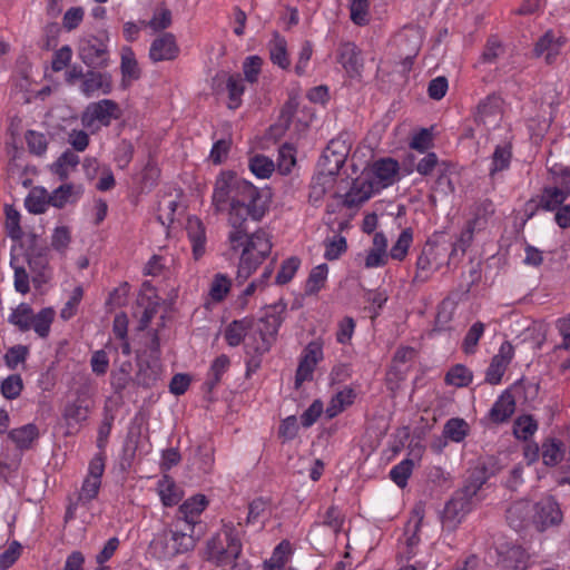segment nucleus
Listing matches in <instances>:
<instances>
[{
	"mask_svg": "<svg viewBox=\"0 0 570 570\" xmlns=\"http://www.w3.org/2000/svg\"><path fill=\"white\" fill-rule=\"evenodd\" d=\"M337 60L351 78L361 77L364 63L355 43H342L337 50Z\"/></svg>",
	"mask_w": 570,
	"mask_h": 570,
	"instance_id": "obj_12",
	"label": "nucleus"
},
{
	"mask_svg": "<svg viewBox=\"0 0 570 570\" xmlns=\"http://www.w3.org/2000/svg\"><path fill=\"white\" fill-rule=\"evenodd\" d=\"M538 429L537 421L531 415L519 416L513 424V434L519 440H528Z\"/></svg>",
	"mask_w": 570,
	"mask_h": 570,
	"instance_id": "obj_44",
	"label": "nucleus"
},
{
	"mask_svg": "<svg viewBox=\"0 0 570 570\" xmlns=\"http://www.w3.org/2000/svg\"><path fill=\"white\" fill-rule=\"evenodd\" d=\"M268 501L263 498L254 499L248 505V514L246 518V524H253L257 522L267 512Z\"/></svg>",
	"mask_w": 570,
	"mask_h": 570,
	"instance_id": "obj_62",
	"label": "nucleus"
},
{
	"mask_svg": "<svg viewBox=\"0 0 570 570\" xmlns=\"http://www.w3.org/2000/svg\"><path fill=\"white\" fill-rule=\"evenodd\" d=\"M269 58L273 63L282 69L289 67V59L286 50V40L278 33L275 35L274 40L269 45Z\"/></svg>",
	"mask_w": 570,
	"mask_h": 570,
	"instance_id": "obj_38",
	"label": "nucleus"
},
{
	"mask_svg": "<svg viewBox=\"0 0 570 570\" xmlns=\"http://www.w3.org/2000/svg\"><path fill=\"white\" fill-rule=\"evenodd\" d=\"M28 353V346L14 345L10 347L4 354V363L10 370H14L19 363L26 361Z\"/></svg>",
	"mask_w": 570,
	"mask_h": 570,
	"instance_id": "obj_59",
	"label": "nucleus"
},
{
	"mask_svg": "<svg viewBox=\"0 0 570 570\" xmlns=\"http://www.w3.org/2000/svg\"><path fill=\"white\" fill-rule=\"evenodd\" d=\"M484 324L482 322H475L468 331L463 343L462 350L465 354H474L476 351V346L480 337L484 333Z\"/></svg>",
	"mask_w": 570,
	"mask_h": 570,
	"instance_id": "obj_50",
	"label": "nucleus"
},
{
	"mask_svg": "<svg viewBox=\"0 0 570 570\" xmlns=\"http://www.w3.org/2000/svg\"><path fill=\"white\" fill-rule=\"evenodd\" d=\"M299 264H301V261L295 256H292V257L285 259L282 263L281 269L278 271V273L276 275V278H275L276 284L284 285V284H287L288 282H291L292 278L294 277L295 273L297 272Z\"/></svg>",
	"mask_w": 570,
	"mask_h": 570,
	"instance_id": "obj_54",
	"label": "nucleus"
},
{
	"mask_svg": "<svg viewBox=\"0 0 570 570\" xmlns=\"http://www.w3.org/2000/svg\"><path fill=\"white\" fill-rule=\"evenodd\" d=\"M562 443L554 439L548 440L542 444V460L546 465L553 466L562 459Z\"/></svg>",
	"mask_w": 570,
	"mask_h": 570,
	"instance_id": "obj_49",
	"label": "nucleus"
},
{
	"mask_svg": "<svg viewBox=\"0 0 570 570\" xmlns=\"http://www.w3.org/2000/svg\"><path fill=\"white\" fill-rule=\"evenodd\" d=\"M28 150L36 155V156H42L48 148V140L46 136L41 132H38L36 130H27L24 135Z\"/></svg>",
	"mask_w": 570,
	"mask_h": 570,
	"instance_id": "obj_52",
	"label": "nucleus"
},
{
	"mask_svg": "<svg viewBox=\"0 0 570 570\" xmlns=\"http://www.w3.org/2000/svg\"><path fill=\"white\" fill-rule=\"evenodd\" d=\"M6 227L8 229V236L18 240L22 237L23 233L20 227V214L12 205H6Z\"/></svg>",
	"mask_w": 570,
	"mask_h": 570,
	"instance_id": "obj_46",
	"label": "nucleus"
},
{
	"mask_svg": "<svg viewBox=\"0 0 570 570\" xmlns=\"http://www.w3.org/2000/svg\"><path fill=\"white\" fill-rule=\"evenodd\" d=\"M246 337L247 338L244 345L246 354L254 353L263 355L267 353L273 345V342H271L267 337L258 334V328L253 333L247 334Z\"/></svg>",
	"mask_w": 570,
	"mask_h": 570,
	"instance_id": "obj_41",
	"label": "nucleus"
},
{
	"mask_svg": "<svg viewBox=\"0 0 570 570\" xmlns=\"http://www.w3.org/2000/svg\"><path fill=\"white\" fill-rule=\"evenodd\" d=\"M227 90H228V108L236 109L240 106L242 95L244 92L245 86L243 83V79L239 73L230 75L227 79Z\"/></svg>",
	"mask_w": 570,
	"mask_h": 570,
	"instance_id": "obj_43",
	"label": "nucleus"
},
{
	"mask_svg": "<svg viewBox=\"0 0 570 570\" xmlns=\"http://www.w3.org/2000/svg\"><path fill=\"white\" fill-rule=\"evenodd\" d=\"M512 158V146L510 142L498 145L492 154V165L490 168V177L493 178L499 171L509 168Z\"/></svg>",
	"mask_w": 570,
	"mask_h": 570,
	"instance_id": "obj_33",
	"label": "nucleus"
},
{
	"mask_svg": "<svg viewBox=\"0 0 570 570\" xmlns=\"http://www.w3.org/2000/svg\"><path fill=\"white\" fill-rule=\"evenodd\" d=\"M414 463L411 459H405L390 471L391 480L399 485L404 488L407 484V479L411 476Z\"/></svg>",
	"mask_w": 570,
	"mask_h": 570,
	"instance_id": "obj_45",
	"label": "nucleus"
},
{
	"mask_svg": "<svg viewBox=\"0 0 570 570\" xmlns=\"http://www.w3.org/2000/svg\"><path fill=\"white\" fill-rule=\"evenodd\" d=\"M230 287V281L223 274H217L214 277L212 287L209 291L210 297L215 302H220L225 298Z\"/></svg>",
	"mask_w": 570,
	"mask_h": 570,
	"instance_id": "obj_58",
	"label": "nucleus"
},
{
	"mask_svg": "<svg viewBox=\"0 0 570 570\" xmlns=\"http://www.w3.org/2000/svg\"><path fill=\"white\" fill-rule=\"evenodd\" d=\"M49 247L45 244L38 243V235L31 233L28 237V245L26 249V258L30 269L36 273L32 282L36 286H40L41 282H45L42 277L43 272L49 264Z\"/></svg>",
	"mask_w": 570,
	"mask_h": 570,
	"instance_id": "obj_6",
	"label": "nucleus"
},
{
	"mask_svg": "<svg viewBox=\"0 0 570 570\" xmlns=\"http://www.w3.org/2000/svg\"><path fill=\"white\" fill-rule=\"evenodd\" d=\"M375 183L368 179L360 181L357 179L351 190L345 195L344 206L347 208H353L362 205L366 200L371 198L374 193Z\"/></svg>",
	"mask_w": 570,
	"mask_h": 570,
	"instance_id": "obj_23",
	"label": "nucleus"
},
{
	"mask_svg": "<svg viewBox=\"0 0 570 570\" xmlns=\"http://www.w3.org/2000/svg\"><path fill=\"white\" fill-rule=\"evenodd\" d=\"M23 389L22 379L19 374H12L1 382L0 391L4 399H17Z\"/></svg>",
	"mask_w": 570,
	"mask_h": 570,
	"instance_id": "obj_48",
	"label": "nucleus"
},
{
	"mask_svg": "<svg viewBox=\"0 0 570 570\" xmlns=\"http://www.w3.org/2000/svg\"><path fill=\"white\" fill-rule=\"evenodd\" d=\"M502 111V99L500 96L492 94L481 100L476 107L474 119L478 122L487 124L498 120Z\"/></svg>",
	"mask_w": 570,
	"mask_h": 570,
	"instance_id": "obj_21",
	"label": "nucleus"
},
{
	"mask_svg": "<svg viewBox=\"0 0 570 570\" xmlns=\"http://www.w3.org/2000/svg\"><path fill=\"white\" fill-rule=\"evenodd\" d=\"M159 377L160 370L156 363L150 364L149 362H139L138 372L132 381L138 386L150 389L156 384Z\"/></svg>",
	"mask_w": 570,
	"mask_h": 570,
	"instance_id": "obj_31",
	"label": "nucleus"
},
{
	"mask_svg": "<svg viewBox=\"0 0 570 570\" xmlns=\"http://www.w3.org/2000/svg\"><path fill=\"white\" fill-rule=\"evenodd\" d=\"M193 532L194 530L189 532L185 530L166 531L164 539L151 541L150 548L155 550L158 558L171 559L177 554L186 553L195 548L196 539Z\"/></svg>",
	"mask_w": 570,
	"mask_h": 570,
	"instance_id": "obj_4",
	"label": "nucleus"
},
{
	"mask_svg": "<svg viewBox=\"0 0 570 570\" xmlns=\"http://www.w3.org/2000/svg\"><path fill=\"white\" fill-rule=\"evenodd\" d=\"M569 196V191H564L558 187H544L538 200L531 199L527 206L532 208L530 217L534 209L542 208L544 210H554L559 208Z\"/></svg>",
	"mask_w": 570,
	"mask_h": 570,
	"instance_id": "obj_18",
	"label": "nucleus"
},
{
	"mask_svg": "<svg viewBox=\"0 0 570 570\" xmlns=\"http://www.w3.org/2000/svg\"><path fill=\"white\" fill-rule=\"evenodd\" d=\"M208 500L204 494H196L186 500L178 510L179 519H183L187 524V530L193 531L199 514L205 510Z\"/></svg>",
	"mask_w": 570,
	"mask_h": 570,
	"instance_id": "obj_19",
	"label": "nucleus"
},
{
	"mask_svg": "<svg viewBox=\"0 0 570 570\" xmlns=\"http://www.w3.org/2000/svg\"><path fill=\"white\" fill-rule=\"evenodd\" d=\"M263 65V59L258 56H249L245 59L243 63V71L245 79L253 83L258 79V75L261 72Z\"/></svg>",
	"mask_w": 570,
	"mask_h": 570,
	"instance_id": "obj_60",
	"label": "nucleus"
},
{
	"mask_svg": "<svg viewBox=\"0 0 570 570\" xmlns=\"http://www.w3.org/2000/svg\"><path fill=\"white\" fill-rule=\"evenodd\" d=\"M470 426L465 420L461 417H452L448 420L443 426V438L453 442H462L469 434Z\"/></svg>",
	"mask_w": 570,
	"mask_h": 570,
	"instance_id": "obj_34",
	"label": "nucleus"
},
{
	"mask_svg": "<svg viewBox=\"0 0 570 570\" xmlns=\"http://www.w3.org/2000/svg\"><path fill=\"white\" fill-rule=\"evenodd\" d=\"M473 379L472 372L463 364L452 366L445 375V383L456 387L468 386Z\"/></svg>",
	"mask_w": 570,
	"mask_h": 570,
	"instance_id": "obj_40",
	"label": "nucleus"
},
{
	"mask_svg": "<svg viewBox=\"0 0 570 570\" xmlns=\"http://www.w3.org/2000/svg\"><path fill=\"white\" fill-rule=\"evenodd\" d=\"M111 90L112 79L110 73L100 72L97 71V69H91L86 72L81 83V91L85 96L91 97L96 91L108 95Z\"/></svg>",
	"mask_w": 570,
	"mask_h": 570,
	"instance_id": "obj_16",
	"label": "nucleus"
},
{
	"mask_svg": "<svg viewBox=\"0 0 570 570\" xmlns=\"http://www.w3.org/2000/svg\"><path fill=\"white\" fill-rule=\"evenodd\" d=\"M33 311L30 305L21 303L9 316V323L17 326L21 332H27L31 328Z\"/></svg>",
	"mask_w": 570,
	"mask_h": 570,
	"instance_id": "obj_39",
	"label": "nucleus"
},
{
	"mask_svg": "<svg viewBox=\"0 0 570 570\" xmlns=\"http://www.w3.org/2000/svg\"><path fill=\"white\" fill-rule=\"evenodd\" d=\"M500 466L498 465L497 460L493 456H488L487 459L479 462V464L472 470L471 474L466 479V482L470 485H475V491L482 488L483 484L493 475L498 473Z\"/></svg>",
	"mask_w": 570,
	"mask_h": 570,
	"instance_id": "obj_20",
	"label": "nucleus"
},
{
	"mask_svg": "<svg viewBox=\"0 0 570 570\" xmlns=\"http://www.w3.org/2000/svg\"><path fill=\"white\" fill-rule=\"evenodd\" d=\"M294 151V147L287 142L279 148L278 170L284 175H287L296 163Z\"/></svg>",
	"mask_w": 570,
	"mask_h": 570,
	"instance_id": "obj_61",
	"label": "nucleus"
},
{
	"mask_svg": "<svg viewBox=\"0 0 570 570\" xmlns=\"http://www.w3.org/2000/svg\"><path fill=\"white\" fill-rule=\"evenodd\" d=\"M533 522L540 531L550 525L559 524L562 520V512L559 504L552 498H546L533 505Z\"/></svg>",
	"mask_w": 570,
	"mask_h": 570,
	"instance_id": "obj_11",
	"label": "nucleus"
},
{
	"mask_svg": "<svg viewBox=\"0 0 570 570\" xmlns=\"http://www.w3.org/2000/svg\"><path fill=\"white\" fill-rule=\"evenodd\" d=\"M49 203V194L45 187H33L24 199L26 208L32 214H42L46 212Z\"/></svg>",
	"mask_w": 570,
	"mask_h": 570,
	"instance_id": "obj_32",
	"label": "nucleus"
},
{
	"mask_svg": "<svg viewBox=\"0 0 570 570\" xmlns=\"http://www.w3.org/2000/svg\"><path fill=\"white\" fill-rule=\"evenodd\" d=\"M327 273L328 267L326 264H321L312 268L305 284V295L311 296L317 294L326 282Z\"/></svg>",
	"mask_w": 570,
	"mask_h": 570,
	"instance_id": "obj_37",
	"label": "nucleus"
},
{
	"mask_svg": "<svg viewBox=\"0 0 570 570\" xmlns=\"http://www.w3.org/2000/svg\"><path fill=\"white\" fill-rule=\"evenodd\" d=\"M264 259H261L259 257L255 256L253 253L248 252V248H243L238 269H237V276L236 281L242 284L245 282L258 267V265Z\"/></svg>",
	"mask_w": 570,
	"mask_h": 570,
	"instance_id": "obj_35",
	"label": "nucleus"
},
{
	"mask_svg": "<svg viewBox=\"0 0 570 570\" xmlns=\"http://www.w3.org/2000/svg\"><path fill=\"white\" fill-rule=\"evenodd\" d=\"M515 411L514 395L510 390H505L490 410V419L494 423L508 421Z\"/></svg>",
	"mask_w": 570,
	"mask_h": 570,
	"instance_id": "obj_22",
	"label": "nucleus"
},
{
	"mask_svg": "<svg viewBox=\"0 0 570 570\" xmlns=\"http://www.w3.org/2000/svg\"><path fill=\"white\" fill-rule=\"evenodd\" d=\"M514 355L513 345L505 341L501 344L499 353L495 354L485 372V382L492 385L499 384Z\"/></svg>",
	"mask_w": 570,
	"mask_h": 570,
	"instance_id": "obj_10",
	"label": "nucleus"
},
{
	"mask_svg": "<svg viewBox=\"0 0 570 570\" xmlns=\"http://www.w3.org/2000/svg\"><path fill=\"white\" fill-rule=\"evenodd\" d=\"M323 358V345L320 341L309 342L303 351L296 374L295 386L298 387L303 382L313 377L316 364Z\"/></svg>",
	"mask_w": 570,
	"mask_h": 570,
	"instance_id": "obj_9",
	"label": "nucleus"
},
{
	"mask_svg": "<svg viewBox=\"0 0 570 570\" xmlns=\"http://www.w3.org/2000/svg\"><path fill=\"white\" fill-rule=\"evenodd\" d=\"M412 238L413 234L411 228H405L404 230H402L396 243L392 246L390 250V256L393 259L402 261L407 254L409 247L412 243Z\"/></svg>",
	"mask_w": 570,
	"mask_h": 570,
	"instance_id": "obj_51",
	"label": "nucleus"
},
{
	"mask_svg": "<svg viewBox=\"0 0 570 570\" xmlns=\"http://www.w3.org/2000/svg\"><path fill=\"white\" fill-rule=\"evenodd\" d=\"M179 53L176 38L170 32H165L156 38L149 49V58L154 62L174 60Z\"/></svg>",
	"mask_w": 570,
	"mask_h": 570,
	"instance_id": "obj_13",
	"label": "nucleus"
},
{
	"mask_svg": "<svg viewBox=\"0 0 570 570\" xmlns=\"http://www.w3.org/2000/svg\"><path fill=\"white\" fill-rule=\"evenodd\" d=\"M229 358L225 354H222L214 360L208 373V380L204 383V387L207 392H212L220 382L222 375L229 367Z\"/></svg>",
	"mask_w": 570,
	"mask_h": 570,
	"instance_id": "obj_36",
	"label": "nucleus"
},
{
	"mask_svg": "<svg viewBox=\"0 0 570 570\" xmlns=\"http://www.w3.org/2000/svg\"><path fill=\"white\" fill-rule=\"evenodd\" d=\"M55 317V311L51 307L42 308L37 315H32L31 327L42 338L50 332V325Z\"/></svg>",
	"mask_w": 570,
	"mask_h": 570,
	"instance_id": "obj_42",
	"label": "nucleus"
},
{
	"mask_svg": "<svg viewBox=\"0 0 570 570\" xmlns=\"http://www.w3.org/2000/svg\"><path fill=\"white\" fill-rule=\"evenodd\" d=\"M82 194L81 186L73 184H62L49 194V203L55 208L61 209L67 203H75Z\"/></svg>",
	"mask_w": 570,
	"mask_h": 570,
	"instance_id": "obj_28",
	"label": "nucleus"
},
{
	"mask_svg": "<svg viewBox=\"0 0 570 570\" xmlns=\"http://www.w3.org/2000/svg\"><path fill=\"white\" fill-rule=\"evenodd\" d=\"M239 245H244V248H248L249 253L256 250L258 253L256 256L261 259H265L272 249V243L268 235L263 229H258L252 234L247 230V235L235 243V248L233 246L232 248L236 250Z\"/></svg>",
	"mask_w": 570,
	"mask_h": 570,
	"instance_id": "obj_17",
	"label": "nucleus"
},
{
	"mask_svg": "<svg viewBox=\"0 0 570 570\" xmlns=\"http://www.w3.org/2000/svg\"><path fill=\"white\" fill-rule=\"evenodd\" d=\"M158 487L164 505L170 507L178 503L180 497L176 492V485L173 480L165 475L164 479L159 481Z\"/></svg>",
	"mask_w": 570,
	"mask_h": 570,
	"instance_id": "obj_55",
	"label": "nucleus"
},
{
	"mask_svg": "<svg viewBox=\"0 0 570 570\" xmlns=\"http://www.w3.org/2000/svg\"><path fill=\"white\" fill-rule=\"evenodd\" d=\"M347 150L338 140H331L326 146L320 161V176L334 178L346 160Z\"/></svg>",
	"mask_w": 570,
	"mask_h": 570,
	"instance_id": "obj_8",
	"label": "nucleus"
},
{
	"mask_svg": "<svg viewBox=\"0 0 570 570\" xmlns=\"http://www.w3.org/2000/svg\"><path fill=\"white\" fill-rule=\"evenodd\" d=\"M109 32L104 29L98 35L80 39L78 56L90 69H105L109 65L108 43Z\"/></svg>",
	"mask_w": 570,
	"mask_h": 570,
	"instance_id": "obj_2",
	"label": "nucleus"
},
{
	"mask_svg": "<svg viewBox=\"0 0 570 570\" xmlns=\"http://www.w3.org/2000/svg\"><path fill=\"white\" fill-rule=\"evenodd\" d=\"M399 163L392 158H382L373 164L372 171L381 187H387L394 183L399 173Z\"/></svg>",
	"mask_w": 570,
	"mask_h": 570,
	"instance_id": "obj_27",
	"label": "nucleus"
},
{
	"mask_svg": "<svg viewBox=\"0 0 570 570\" xmlns=\"http://www.w3.org/2000/svg\"><path fill=\"white\" fill-rule=\"evenodd\" d=\"M187 235L193 243V254L195 259H199L205 253V227L197 217H189L186 225Z\"/></svg>",
	"mask_w": 570,
	"mask_h": 570,
	"instance_id": "obj_25",
	"label": "nucleus"
},
{
	"mask_svg": "<svg viewBox=\"0 0 570 570\" xmlns=\"http://www.w3.org/2000/svg\"><path fill=\"white\" fill-rule=\"evenodd\" d=\"M225 529L226 547L223 546L218 535L207 542V559L215 561L217 566L227 564L242 553V542L236 535L235 527L233 524L225 525Z\"/></svg>",
	"mask_w": 570,
	"mask_h": 570,
	"instance_id": "obj_5",
	"label": "nucleus"
},
{
	"mask_svg": "<svg viewBox=\"0 0 570 570\" xmlns=\"http://www.w3.org/2000/svg\"><path fill=\"white\" fill-rule=\"evenodd\" d=\"M234 171H223L216 179L215 188L213 193V206L216 214H220L226 210V204L230 203L233 195V183Z\"/></svg>",
	"mask_w": 570,
	"mask_h": 570,
	"instance_id": "obj_15",
	"label": "nucleus"
},
{
	"mask_svg": "<svg viewBox=\"0 0 570 570\" xmlns=\"http://www.w3.org/2000/svg\"><path fill=\"white\" fill-rule=\"evenodd\" d=\"M253 320L245 317L233 321L225 331V338L230 346L239 345L247 336V331L252 330Z\"/></svg>",
	"mask_w": 570,
	"mask_h": 570,
	"instance_id": "obj_30",
	"label": "nucleus"
},
{
	"mask_svg": "<svg viewBox=\"0 0 570 570\" xmlns=\"http://www.w3.org/2000/svg\"><path fill=\"white\" fill-rule=\"evenodd\" d=\"M233 195L230 197L228 223L233 230L228 239L235 248V243L247 235L248 220L258 223L269 208L271 194L259 190L252 183L238 178L234 173Z\"/></svg>",
	"mask_w": 570,
	"mask_h": 570,
	"instance_id": "obj_1",
	"label": "nucleus"
},
{
	"mask_svg": "<svg viewBox=\"0 0 570 570\" xmlns=\"http://www.w3.org/2000/svg\"><path fill=\"white\" fill-rule=\"evenodd\" d=\"M120 71L122 76L121 85L125 88L130 83V81L138 80L141 76L138 61L136 60L135 53L130 47H124L121 50Z\"/></svg>",
	"mask_w": 570,
	"mask_h": 570,
	"instance_id": "obj_26",
	"label": "nucleus"
},
{
	"mask_svg": "<svg viewBox=\"0 0 570 570\" xmlns=\"http://www.w3.org/2000/svg\"><path fill=\"white\" fill-rule=\"evenodd\" d=\"M476 493L475 485H470L465 481L464 485L456 490L446 502L441 514L443 525L449 529H455L462 518L471 511L472 499Z\"/></svg>",
	"mask_w": 570,
	"mask_h": 570,
	"instance_id": "obj_3",
	"label": "nucleus"
},
{
	"mask_svg": "<svg viewBox=\"0 0 570 570\" xmlns=\"http://www.w3.org/2000/svg\"><path fill=\"white\" fill-rule=\"evenodd\" d=\"M504 52V48L502 42L499 40L497 36L489 37L483 53L481 56V60L485 63L494 62L502 53Z\"/></svg>",
	"mask_w": 570,
	"mask_h": 570,
	"instance_id": "obj_57",
	"label": "nucleus"
},
{
	"mask_svg": "<svg viewBox=\"0 0 570 570\" xmlns=\"http://www.w3.org/2000/svg\"><path fill=\"white\" fill-rule=\"evenodd\" d=\"M298 102L295 98H289L282 107L278 121L269 127V136L277 139L289 128L292 119L297 110Z\"/></svg>",
	"mask_w": 570,
	"mask_h": 570,
	"instance_id": "obj_29",
	"label": "nucleus"
},
{
	"mask_svg": "<svg viewBox=\"0 0 570 570\" xmlns=\"http://www.w3.org/2000/svg\"><path fill=\"white\" fill-rule=\"evenodd\" d=\"M118 118H120L118 104L110 99H102L87 106L82 114L81 121L85 127H90L95 121H99L104 126H109L112 119Z\"/></svg>",
	"mask_w": 570,
	"mask_h": 570,
	"instance_id": "obj_7",
	"label": "nucleus"
},
{
	"mask_svg": "<svg viewBox=\"0 0 570 570\" xmlns=\"http://www.w3.org/2000/svg\"><path fill=\"white\" fill-rule=\"evenodd\" d=\"M39 429L36 424L29 423L18 429H12L8 433V438L16 444L20 451L32 448V443L39 439Z\"/></svg>",
	"mask_w": 570,
	"mask_h": 570,
	"instance_id": "obj_24",
	"label": "nucleus"
},
{
	"mask_svg": "<svg viewBox=\"0 0 570 570\" xmlns=\"http://www.w3.org/2000/svg\"><path fill=\"white\" fill-rule=\"evenodd\" d=\"M529 514V504L527 503H515L510 507L507 511V520L514 528L521 527L523 520Z\"/></svg>",
	"mask_w": 570,
	"mask_h": 570,
	"instance_id": "obj_64",
	"label": "nucleus"
},
{
	"mask_svg": "<svg viewBox=\"0 0 570 570\" xmlns=\"http://www.w3.org/2000/svg\"><path fill=\"white\" fill-rule=\"evenodd\" d=\"M249 169L258 178H268L274 171V163L264 155H256L249 160Z\"/></svg>",
	"mask_w": 570,
	"mask_h": 570,
	"instance_id": "obj_47",
	"label": "nucleus"
},
{
	"mask_svg": "<svg viewBox=\"0 0 570 570\" xmlns=\"http://www.w3.org/2000/svg\"><path fill=\"white\" fill-rule=\"evenodd\" d=\"M286 311V303L279 301L274 305L268 306V312L263 316L259 322L263 326L258 327V334L264 335L271 342H275L279 326L284 318L282 314Z\"/></svg>",
	"mask_w": 570,
	"mask_h": 570,
	"instance_id": "obj_14",
	"label": "nucleus"
},
{
	"mask_svg": "<svg viewBox=\"0 0 570 570\" xmlns=\"http://www.w3.org/2000/svg\"><path fill=\"white\" fill-rule=\"evenodd\" d=\"M512 390L517 394L522 393L524 402L530 403L538 399L540 385L537 382H530L521 377L513 384Z\"/></svg>",
	"mask_w": 570,
	"mask_h": 570,
	"instance_id": "obj_53",
	"label": "nucleus"
},
{
	"mask_svg": "<svg viewBox=\"0 0 570 570\" xmlns=\"http://www.w3.org/2000/svg\"><path fill=\"white\" fill-rule=\"evenodd\" d=\"M368 0H352L350 4L351 20L357 26H364L368 19Z\"/></svg>",
	"mask_w": 570,
	"mask_h": 570,
	"instance_id": "obj_56",
	"label": "nucleus"
},
{
	"mask_svg": "<svg viewBox=\"0 0 570 570\" xmlns=\"http://www.w3.org/2000/svg\"><path fill=\"white\" fill-rule=\"evenodd\" d=\"M88 406L83 405V402L77 400L72 403H68L63 411V416L67 420H72L75 422H81L87 419Z\"/></svg>",
	"mask_w": 570,
	"mask_h": 570,
	"instance_id": "obj_63",
	"label": "nucleus"
}]
</instances>
